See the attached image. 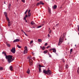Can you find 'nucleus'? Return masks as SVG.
<instances>
[{"label":"nucleus","instance_id":"obj_1","mask_svg":"<svg viewBox=\"0 0 79 79\" xmlns=\"http://www.w3.org/2000/svg\"><path fill=\"white\" fill-rule=\"evenodd\" d=\"M6 58L8 60L9 63H10L13 60H15L14 59H13V56L12 55H9L8 56H6Z\"/></svg>","mask_w":79,"mask_h":79},{"label":"nucleus","instance_id":"obj_2","mask_svg":"<svg viewBox=\"0 0 79 79\" xmlns=\"http://www.w3.org/2000/svg\"><path fill=\"white\" fill-rule=\"evenodd\" d=\"M64 33L63 34V35H62L59 38L58 45H60L62 44V42H63V41H64ZM62 36H63L62 37Z\"/></svg>","mask_w":79,"mask_h":79},{"label":"nucleus","instance_id":"obj_3","mask_svg":"<svg viewBox=\"0 0 79 79\" xmlns=\"http://www.w3.org/2000/svg\"><path fill=\"white\" fill-rule=\"evenodd\" d=\"M43 73H44L45 74H47L48 76H50L51 75L52 73V72L50 70H46L44 69L43 71Z\"/></svg>","mask_w":79,"mask_h":79},{"label":"nucleus","instance_id":"obj_4","mask_svg":"<svg viewBox=\"0 0 79 79\" xmlns=\"http://www.w3.org/2000/svg\"><path fill=\"white\" fill-rule=\"evenodd\" d=\"M28 59H29V63L30 64V65H32V57L31 56H30L29 57H27Z\"/></svg>","mask_w":79,"mask_h":79},{"label":"nucleus","instance_id":"obj_5","mask_svg":"<svg viewBox=\"0 0 79 79\" xmlns=\"http://www.w3.org/2000/svg\"><path fill=\"white\" fill-rule=\"evenodd\" d=\"M24 48L25 50L23 51V53H24V54H26L27 52V46H25Z\"/></svg>","mask_w":79,"mask_h":79},{"label":"nucleus","instance_id":"obj_6","mask_svg":"<svg viewBox=\"0 0 79 79\" xmlns=\"http://www.w3.org/2000/svg\"><path fill=\"white\" fill-rule=\"evenodd\" d=\"M10 51L13 53H15L16 52L15 48H12V49L10 50Z\"/></svg>","mask_w":79,"mask_h":79},{"label":"nucleus","instance_id":"obj_7","mask_svg":"<svg viewBox=\"0 0 79 79\" xmlns=\"http://www.w3.org/2000/svg\"><path fill=\"white\" fill-rule=\"evenodd\" d=\"M20 40H19V39H16V40H14L13 41V42L14 43L17 42H19Z\"/></svg>","mask_w":79,"mask_h":79},{"label":"nucleus","instance_id":"obj_8","mask_svg":"<svg viewBox=\"0 0 79 79\" xmlns=\"http://www.w3.org/2000/svg\"><path fill=\"white\" fill-rule=\"evenodd\" d=\"M6 46H7V47H11L10 44H8L7 42H6Z\"/></svg>","mask_w":79,"mask_h":79},{"label":"nucleus","instance_id":"obj_9","mask_svg":"<svg viewBox=\"0 0 79 79\" xmlns=\"http://www.w3.org/2000/svg\"><path fill=\"white\" fill-rule=\"evenodd\" d=\"M40 48H41L43 50H45V48H46L45 47V46H43L42 47V46H40Z\"/></svg>","mask_w":79,"mask_h":79},{"label":"nucleus","instance_id":"obj_10","mask_svg":"<svg viewBox=\"0 0 79 79\" xmlns=\"http://www.w3.org/2000/svg\"><path fill=\"white\" fill-rule=\"evenodd\" d=\"M56 8H57V6L56 5H54L53 6V8L54 10H55V9H56Z\"/></svg>","mask_w":79,"mask_h":79},{"label":"nucleus","instance_id":"obj_11","mask_svg":"<svg viewBox=\"0 0 79 79\" xmlns=\"http://www.w3.org/2000/svg\"><path fill=\"white\" fill-rule=\"evenodd\" d=\"M53 52L54 53H56V48H53L52 49Z\"/></svg>","mask_w":79,"mask_h":79},{"label":"nucleus","instance_id":"obj_12","mask_svg":"<svg viewBox=\"0 0 79 79\" xmlns=\"http://www.w3.org/2000/svg\"><path fill=\"white\" fill-rule=\"evenodd\" d=\"M10 69L11 71H13V66H10Z\"/></svg>","mask_w":79,"mask_h":79},{"label":"nucleus","instance_id":"obj_13","mask_svg":"<svg viewBox=\"0 0 79 79\" xmlns=\"http://www.w3.org/2000/svg\"><path fill=\"white\" fill-rule=\"evenodd\" d=\"M4 13L6 17H8V15H7V12H4Z\"/></svg>","mask_w":79,"mask_h":79},{"label":"nucleus","instance_id":"obj_14","mask_svg":"<svg viewBox=\"0 0 79 79\" xmlns=\"http://www.w3.org/2000/svg\"><path fill=\"white\" fill-rule=\"evenodd\" d=\"M8 26H9V27H10V26H11V24H10V21H8Z\"/></svg>","mask_w":79,"mask_h":79},{"label":"nucleus","instance_id":"obj_15","mask_svg":"<svg viewBox=\"0 0 79 79\" xmlns=\"http://www.w3.org/2000/svg\"><path fill=\"white\" fill-rule=\"evenodd\" d=\"M2 54H4L5 56L6 57V56H7V55H6V52H2Z\"/></svg>","mask_w":79,"mask_h":79},{"label":"nucleus","instance_id":"obj_16","mask_svg":"<svg viewBox=\"0 0 79 79\" xmlns=\"http://www.w3.org/2000/svg\"><path fill=\"white\" fill-rule=\"evenodd\" d=\"M48 10L49 13H51V9H50V8L48 7Z\"/></svg>","mask_w":79,"mask_h":79},{"label":"nucleus","instance_id":"obj_17","mask_svg":"<svg viewBox=\"0 0 79 79\" xmlns=\"http://www.w3.org/2000/svg\"><path fill=\"white\" fill-rule=\"evenodd\" d=\"M41 5L40 4V2H38V3H37V4H36V6H39V5Z\"/></svg>","mask_w":79,"mask_h":79},{"label":"nucleus","instance_id":"obj_18","mask_svg":"<svg viewBox=\"0 0 79 79\" xmlns=\"http://www.w3.org/2000/svg\"><path fill=\"white\" fill-rule=\"evenodd\" d=\"M40 5H44V3H43L42 1H40Z\"/></svg>","mask_w":79,"mask_h":79},{"label":"nucleus","instance_id":"obj_19","mask_svg":"<svg viewBox=\"0 0 79 79\" xmlns=\"http://www.w3.org/2000/svg\"><path fill=\"white\" fill-rule=\"evenodd\" d=\"M10 7H11V4H9L8 7L9 9V10H10Z\"/></svg>","mask_w":79,"mask_h":79},{"label":"nucleus","instance_id":"obj_20","mask_svg":"<svg viewBox=\"0 0 79 79\" xmlns=\"http://www.w3.org/2000/svg\"><path fill=\"white\" fill-rule=\"evenodd\" d=\"M39 73H41L42 72V70H41V68L39 67Z\"/></svg>","mask_w":79,"mask_h":79},{"label":"nucleus","instance_id":"obj_21","mask_svg":"<svg viewBox=\"0 0 79 79\" xmlns=\"http://www.w3.org/2000/svg\"><path fill=\"white\" fill-rule=\"evenodd\" d=\"M48 52V50H46L45 51H44V53L45 54L46 53H47Z\"/></svg>","mask_w":79,"mask_h":79},{"label":"nucleus","instance_id":"obj_22","mask_svg":"<svg viewBox=\"0 0 79 79\" xmlns=\"http://www.w3.org/2000/svg\"><path fill=\"white\" fill-rule=\"evenodd\" d=\"M27 73H28V74H29L30 73V70L29 69H28V70L27 71Z\"/></svg>","mask_w":79,"mask_h":79},{"label":"nucleus","instance_id":"obj_23","mask_svg":"<svg viewBox=\"0 0 79 79\" xmlns=\"http://www.w3.org/2000/svg\"><path fill=\"white\" fill-rule=\"evenodd\" d=\"M3 69V68L2 67H0V71H2Z\"/></svg>","mask_w":79,"mask_h":79},{"label":"nucleus","instance_id":"obj_24","mask_svg":"<svg viewBox=\"0 0 79 79\" xmlns=\"http://www.w3.org/2000/svg\"><path fill=\"white\" fill-rule=\"evenodd\" d=\"M69 66L68 64H66L65 65V68L66 69H68Z\"/></svg>","mask_w":79,"mask_h":79},{"label":"nucleus","instance_id":"obj_25","mask_svg":"<svg viewBox=\"0 0 79 79\" xmlns=\"http://www.w3.org/2000/svg\"><path fill=\"white\" fill-rule=\"evenodd\" d=\"M6 19L7 20L8 22L9 21H10V19H9V18H8V17H6Z\"/></svg>","mask_w":79,"mask_h":79},{"label":"nucleus","instance_id":"obj_26","mask_svg":"<svg viewBox=\"0 0 79 79\" xmlns=\"http://www.w3.org/2000/svg\"><path fill=\"white\" fill-rule=\"evenodd\" d=\"M38 41L39 42H42V40L40 39H38Z\"/></svg>","mask_w":79,"mask_h":79},{"label":"nucleus","instance_id":"obj_27","mask_svg":"<svg viewBox=\"0 0 79 79\" xmlns=\"http://www.w3.org/2000/svg\"><path fill=\"white\" fill-rule=\"evenodd\" d=\"M31 24L33 25L35 24V23L34 22V21H32L31 22Z\"/></svg>","mask_w":79,"mask_h":79},{"label":"nucleus","instance_id":"obj_28","mask_svg":"<svg viewBox=\"0 0 79 79\" xmlns=\"http://www.w3.org/2000/svg\"><path fill=\"white\" fill-rule=\"evenodd\" d=\"M72 52H73V49H70V54H71V53H72Z\"/></svg>","mask_w":79,"mask_h":79},{"label":"nucleus","instance_id":"obj_29","mask_svg":"<svg viewBox=\"0 0 79 79\" xmlns=\"http://www.w3.org/2000/svg\"><path fill=\"white\" fill-rule=\"evenodd\" d=\"M18 47V48H21V47H22L21 46H19V45L18 44L17 45Z\"/></svg>","mask_w":79,"mask_h":79},{"label":"nucleus","instance_id":"obj_30","mask_svg":"<svg viewBox=\"0 0 79 79\" xmlns=\"http://www.w3.org/2000/svg\"><path fill=\"white\" fill-rule=\"evenodd\" d=\"M39 67H40V68H41V67H45V66L41 65L39 64Z\"/></svg>","mask_w":79,"mask_h":79},{"label":"nucleus","instance_id":"obj_31","mask_svg":"<svg viewBox=\"0 0 79 79\" xmlns=\"http://www.w3.org/2000/svg\"><path fill=\"white\" fill-rule=\"evenodd\" d=\"M77 72L78 73V74H79V67L78 68V70H77Z\"/></svg>","mask_w":79,"mask_h":79},{"label":"nucleus","instance_id":"obj_32","mask_svg":"<svg viewBox=\"0 0 79 79\" xmlns=\"http://www.w3.org/2000/svg\"><path fill=\"white\" fill-rule=\"evenodd\" d=\"M23 33L25 35H26V36H27V35L26 34V33L24 32V31H23Z\"/></svg>","mask_w":79,"mask_h":79},{"label":"nucleus","instance_id":"obj_33","mask_svg":"<svg viewBox=\"0 0 79 79\" xmlns=\"http://www.w3.org/2000/svg\"><path fill=\"white\" fill-rule=\"evenodd\" d=\"M28 16H31V13H28Z\"/></svg>","mask_w":79,"mask_h":79},{"label":"nucleus","instance_id":"obj_34","mask_svg":"<svg viewBox=\"0 0 79 79\" xmlns=\"http://www.w3.org/2000/svg\"><path fill=\"white\" fill-rule=\"evenodd\" d=\"M48 55L49 56V57H52V55H50V53H48Z\"/></svg>","mask_w":79,"mask_h":79},{"label":"nucleus","instance_id":"obj_35","mask_svg":"<svg viewBox=\"0 0 79 79\" xmlns=\"http://www.w3.org/2000/svg\"><path fill=\"white\" fill-rule=\"evenodd\" d=\"M61 60L63 63H64V62H65V61H64V59H62Z\"/></svg>","mask_w":79,"mask_h":79},{"label":"nucleus","instance_id":"obj_36","mask_svg":"<svg viewBox=\"0 0 79 79\" xmlns=\"http://www.w3.org/2000/svg\"><path fill=\"white\" fill-rule=\"evenodd\" d=\"M77 29H78V32H79V26L77 25Z\"/></svg>","mask_w":79,"mask_h":79},{"label":"nucleus","instance_id":"obj_37","mask_svg":"<svg viewBox=\"0 0 79 79\" xmlns=\"http://www.w3.org/2000/svg\"><path fill=\"white\" fill-rule=\"evenodd\" d=\"M33 43V40H31L30 42V44H32V43Z\"/></svg>","mask_w":79,"mask_h":79},{"label":"nucleus","instance_id":"obj_38","mask_svg":"<svg viewBox=\"0 0 79 79\" xmlns=\"http://www.w3.org/2000/svg\"><path fill=\"white\" fill-rule=\"evenodd\" d=\"M42 27V26L40 25L37 27V28H40V27Z\"/></svg>","mask_w":79,"mask_h":79},{"label":"nucleus","instance_id":"obj_39","mask_svg":"<svg viewBox=\"0 0 79 79\" xmlns=\"http://www.w3.org/2000/svg\"><path fill=\"white\" fill-rule=\"evenodd\" d=\"M22 2L23 3H25V0H22Z\"/></svg>","mask_w":79,"mask_h":79},{"label":"nucleus","instance_id":"obj_40","mask_svg":"<svg viewBox=\"0 0 79 79\" xmlns=\"http://www.w3.org/2000/svg\"><path fill=\"white\" fill-rule=\"evenodd\" d=\"M28 11V10H27L25 12V14H26V13H27V11Z\"/></svg>","mask_w":79,"mask_h":79},{"label":"nucleus","instance_id":"obj_41","mask_svg":"<svg viewBox=\"0 0 79 79\" xmlns=\"http://www.w3.org/2000/svg\"><path fill=\"white\" fill-rule=\"evenodd\" d=\"M48 44L47 43H46L45 44H44V46H46V45H47Z\"/></svg>","mask_w":79,"mask_h":79},{"label":"nucleus","instance_id":"obj_42","mask_svg":"<svg viewBox=\"0 0 79 79\" xmlns=\"http://www.w3.org/2000/svg\"><path fill=\"white\" fill-rule=\"evenodd\" d=\"M52 32V31L50 30L49 32V34H51V33Z\"/></svg>","mask_w":79,"mask_h":79},{"label":"nucleus","instance_id":"obj_43","mask_svg":"<svg viewBox=\"0 0 79 79\" xmlns=\"http://www.w3.org/2000/svg\"><path fill=\"white\" fill-rule=\"evenodd\" d=\"M52 50H53V48L49 49V51H52Z\"/></svg>","mask_w":79,"mask_h":79},{"label":"nucleus","instance_id":"obj_44","mask_svg":"<svg viewBox=\"0 0 79 79\" xmlns=\"http://www.w3.org/2000/svg\"><path fill=\"white\" fill-rule=\"evenodd\" d=\"M48 37H50V35H49V34H48Z\"/></svg>","mask_w":79,"mask_h":79},{"label":"nucleus","instance_id":"obj_45","mask_svg":"<svg viewBox=\"0 0 79 79\" xmlns=\"http://www.w3.org/2000/svg\"><path fill=\"white\" fill-rule=\"evenodd\" d=\"M58 25H59V24L57 23L56 25V26H57V27H58Z\"/></svg>","mask_w":79,"mask_h":79},{"label":"nucleus","instance_id":"obj_46","mask_svg":"<svg viewBox=\"0 0 79 79\" xmlns=\"http://www.w3.org/2000/svg\"><path fill=\"white\" fill-rule=\"evenodd\" d=\"M50 47V46H48L46 47V48H48Z\"/></svg>","mask_w":79,"mask_h":79},{"label":"nucleus","instance_id":"obj_47","mask_svg":"<svg viewBox=\"0 0 79 79\" xmlns=\"http://www.w3.org/2000/svg\"><path fill=\"white\" fill-rule=\"evenodd\" d=\"M24 19V20H26V17H24V19Z\"/></svg>","mask_w":79,"mask_h":79},{"label":"nucleus","instance_id":"obj_48","mask_svg":"<svg viewBox=\"0 0 79 79\" xmlns=\"http://www.w3.org/2000/svg\"><path fill=\"white\" fill-rule=\"evenodd\" d=\"M25 17H26V18H27V15H26Z\"/></svg>","mask_w":79,"mask_h":79},{"label":"nucleus","instance_id":"obj_49","mask_svg":"<svg viewBox=\"0 0 79 79\" xmlns=\"http://www.w3.org/2000/svg\"><path fill=\"white\" fill-rule=\"evenodd\" d=\"M30 11H31V10H29L28 11V13H30Z\"/></svg>","mask_w":79,"mask_h":79},{"label":"nucleus","instance_id":"obj_50","mask_svg":"<svg viewBox=\"0 0 79 79\" xmlns=\"http://www.w3.org/2000/svg\"><path fill=\"white\" fill-rule=\"evenodd\" d=\"M35 57H33V60H35Z\"/></svg>","mask_w":79,"mask_h":79},{"label":"nucleus","instance_id":"obj_51","mask_svg":"<svg viewBox=\"0 0 79 79\" xmlns=\"http://www.w3.org/2000/svg\"><path fill=\"white\" fill-rule=\"evenodd\" d=\"M25 21H26V23H27V20L26 19L25 20Z\"/></svg>","mask_w":79,"mask_h":79},{"label":"nucleus","instance_id":"obj_52","mask_svg":"<svg viewBox=\"0 0 79 79\" xmlns=\"http://www.w3.org/2000/svg\"><path fill=\"white\" fill-rule=\"evenodd\" d=\"M31 30H29V31H28V32H31Z\"/></svg>","mask_w":79,"mask_h":79},{"label":"nucleus","instance_id":"obj_53","mask_svg":"<svg viewBox=\"0 0 79 79\" xmlns=\"http://www.w3.org/2000/svg\"><path fill=\"white\" fill-rule=\"evenodd\" d=\"M21 31H22V32H23V31H23V30H21Z\"/></svg>","mask_w":79,"mask_h":79},{"label":"nucleus","instance_id":"obj_54","mask_svg":"<svg viewBox=\"0 0 79 79\" xmlns=\"http://www.w3.org/2000/svg\"><path fill=\"white\" fill-rule=\"evenodd\" d=\"M13 59H15V57H13Z\"/></svg>","mask_w":79,"mask_h":79},{"label":"nucleus","instance_id":"obj_55","mask_svg":"<svg viewBox=\"0 0 79 79\" xmlns=\"http://www.w3.org/2000/svg\"><path fill=\"white\" fill-rule=\"evenodd\" d=\"M4 3H5V2H4Z\"/></svg>","mask_w":79,"mask_h":79},{"label":"nucleus","instance_id":"obj_56","mask_svg":"<svg viewBox=\"0 0 79 79\" xmlns=\"http://www.w3.org/2000/svg\"><path fill=\"white\" fill-rule=\"evenodd\" d=\"M17 0V2H18V0Z\"/></svg>","mask_w":79,"mask_h":79},{"label":"nucleus","instance_id":"obj_57","mask_svg":"<svg viewBox=\"0 0 79 79\" xmlns=\"http://www.w3.org/2000/svg\"><path fill=\"white\" fill-rule=\"evenodd\" d=\"M65 40H67L66 39H65Z\"/></svg>","mask_w":79,"mask_h":79},{"label":"nucleus","instance_id":"obj_58","mask_svg":"<svg viewBox=\"0 0 79 79\" xmlns=\"http://www.w3.org/2000/svg\"><path fill=\"white\" fill-rule=\"evenodd\" d=\"M1 79H3V78H1Z\"/></svg>","mask_w":79,"mask_h":79},{"label":"nucleus","instance_id":"obj_59","mask_svg":"<svg viewBox=\"0 0 79 79\" xmlns=\"http://www.w3.org/2000/svg\"><path fill=\"white\" fill-rule=\"evenodd\" d=\"M54 27H56V26H54Z\"/></svg>","mask_w":79,"mask_h":79},{"label":"nucleus","instance_id":"obj_60","mask_svg":"<svg viewBox=\"0 0 79 79\" xmlns=\"http://www.w3.org/2000/svg\"><path fill=\"white\" fill-rule=\"evenodd\" d=\"M39 0H37V1H39Z\"/></svg>","mask_w":79,"mask_h":79},{"label":"nucleus","instance_id":"obj_61","mask_svg":"<svg viewBox=\"0 0 79 79\" xmlns=\"http://www.w3.org/2000/svg\"><path fill=\"white\" fill-rule=\"evenodd\" d=\"M75 46H76V45H75Z\"/></svg>","mask_w":79,"mask_h":79},{"label":"nucleus","instance_id":"obj_62","mask_svg":"<svg viewBox=\"0 0 79 79\" xmlns=\"http://www.w3.org/2000/svg\"><path fill=\"white\" fill-rule=\"evenodd\" d=\"M33 28H34V27H33Z\"/></svg>","mask_w":79,"mask_h":79}]
</instances>
